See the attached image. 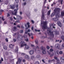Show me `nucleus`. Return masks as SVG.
Listing matches in <instances>:
<instances>
[{
    "mask_svg": "<svg viewBox=\"0 0 64 64\" xmlns=\"http://www.w3.org/2000/svg\"><path fill=\"white\" fill-rule=\"evenodd\" d=\"M35 64H39V62H35Z\"/></svg>",
    "mask_w": 64,
    "mask_h": 64,
    "instance_id": "58836bf2",
    "label": "nucleus"
},
{
    "mask_svg": "<svg viewBox=\"0 0 64 64\" xmlns=\"http://www.w3.org/2000/svg\"><path fill=\"white\" fill-rule=\"evenodd\" d=\"M58 25L60 26V27H62V24L61 23L60 21H58L57 22Z\"/></svg>",
    "mask_w": 64,
    "mask_h": 64,
    "instance_id": "ddd939ff",
    "label": "nucleus"
},
{
    "mask_svg": "<svg viewBox=\"0 0 64 64\" xmlns=\"http://www.w3.org/2000/svg\"><path fill=\"white\" fill-rule=\"evenodd\" d=\"M4 50H7V46H4Z\"/></svg>",
    "mask_w": 64,
    "mask_h": 64,
    "instance_id": "b1692460",
    "label": "nucleus"
},
{
    "mask_svg": "<svg viewBox=\"0 0 64 64\" xmlns=\"http://www.w3.org/2000/svg\"><path fill=\"white\" fill-rule=\"evenodd\" d=\"M14 61V59H12V60H10V62H12L13 61Z\"/></svg>",
    "mask_w": 64,
    "mask_h": 64,
    "instance_id": "49530a36",
    "label": "nucleus"
},
{
    "mask_svg": "<svg viewBox=\"0 0 64 64\" xmlns=\"http://www.w3.org/2000/svg\"><path fill=\"white\" fill-rule=\"evenodd\" d=\"M45 38V37L44 36H43L42 37V39H43Z\"/></svg>",
    "mask_w": 64,
    "mask_h": 64,
    "instance_id": "37998d69",
    "label": "nucleus"
},
{
    "mask_svg": "<svg viewBox=\"0 0 64 64\" xmlns=\"http://www.w3.org/2000/svg\"><path fill=\"white\" fill-rule=\"evenodd\" d=\"M8 1L7 0L5 1L4 2V4H6V5H8Z\"/></svg>",
    "mask_w": 64,
    "mask_h": 64,
    "instance_id": "4be33fe9",
    "label": "nucleus"
},
{
    "mask_svg": "<svg viewBox=\"0 0 64 64\" xmlns=\"http://www.w3.org/2000/svg\"><path fill=\"white\" fill-rule=\"evenodd\" d=\"M31 46L32 47H34V45L33 44H31Z\"/></svg>",
    "mask_w": 64,
    "mask_h": 64,
    "instance_id": "052dcab7",
    "label": "nucleus"
},
{
    "mask_svg": "<svg viewBox=\"0 0 64 64\" xmlns=\"http://www.w3.org/2000/svg\"><path fill=\"white\" fill-rule=\"evenodd\" d=\"M10 16V14H7V17H9Z\"/></svg>",
    "mask_w": 64,
    "mask_h": 64,
    "instance_id": "bf43d9fd",
    "label": "nucleus"
},
{
    "mask_svg": "<svg viewBox=\"0 0 64 64\" xmlns=\"http://www.w3.org/2000/svg\"><path fill=\"white\" fill-rule=\"evenodd\" d=\"M25 59H28V61H30L31 60L30 59V58L29 57V56L28 55H26L25 56Z\"/></svg>",
    "mask_w": 64,
    "mask_h": 64,
    "instance_id": "f8f14e48",
    "label": "nucleus"
},
{
    "mask_svg": "<svg viewBox=\"0 0 64 64\" xmlns=\"http://www.w3.org/2000/svg\"><path fill=\"white\" fill-rule=\"evenodd\" d=\"M26 46V49H28L30 48V47L28 46L27 45V44L26 46Z\"/></svg>",
    "mask_w": 64,
    "mask_h": 64,
    "instance_id": "393cba45",
    "label": "nucleus"
},
{
    "mask_svg": "<svg viewBox=\"0 0 64 64\" xmlns=\"http://www.w3.org/2000/svg\"><path fill=\"white\" fill-rule=\"evenodd\" d=\"M57 63H60V61L59 60H57Z\"/></svg>",
    "mask_w": 64,
    "mask_h": 64,
    "instance_id": "8fccbe9b",
    "label": "nucleus"
},
{
    "mask_svg": "<svg viewBox=\"0 0 64 64\" xmlns=\"http://www.w3.org/2000/svg\"><path fill=\"white\" fill-rule=\"evenodd\" d=\"M17 50H16V53H18V47H17V48H16Z\"/></svg>",
    "mask_w": 64,
    "mask_h": 64,
    "instance_id": "a18cd8bd",
    "label": "nucleus"
},
{
    "mask_svg": "<svg viewBox=\"0 0 64 64\" xmlns=\"http://www.w3.org/2000/svg\"><path fill=\"white\" fill-rule=\"evenodd\" d=\"M9 19L10 20H12H12H13V18H12L11 17H9Z\"/></svg>",
    "mask_w": 64,
    "mask_h": 64,
    "instance_id": "e433bc0d",
    "label": "nucleus"
},
{
    "mask_svg": "<svg viewBox=\"0 0 64 64\" xmlns=\"http://www.w3.org/2000/svg\"><path fill=\"white\" fill-rule=\"evenodd\" d=\"M21 44V45L20 46V47H24V46H26V44H25V42H21L20 43Z\"/></svg>",
    "mask_w": 64,
    "mask_h": 64,
    "instance_id": "423d86ee",
    "label": "nucleus"
},
{
    "mask_svg": "<svg viewBox=\"0 0 64 64\" xmlns=\"http://www.w3.org/2000/svg\"><path fill=\"white\" fill-rule=\"evenodd\" d=\"M40 56L39 55H37L36 57V59H40Z\"/></svg>",
    "mask_w": 64,
    "mask_h": 64,
    "instance_id": "a211bd4d",
    "label": "nucleus"
},
{
    "mask_svg": "<svg viewBox=\"0 0 64 64\" xmlns=\"http://www.w3.org/2000/svg\"><path fill=\"white\" fill-rule=\"evenodd\" d=\"M60 59L61 62L63 63L64 62V57H60Z\"/></svg>",
    "mask_w": 64,
    "mask_h": 64,
    "instance_id": "f3484780",
    "label": "nucleus"
},
{
    "mask_svg": "<svg viewBox=\"0 0 64 64\" xmlns=\"http://www.w3.org/2000/svg\"><path fill=\"white\" fill-rule=\"evenodd\" d=\"M27 25L28 26V25H29V24H30L29 23V22H28L27 23Z\"/></svg>",
    "mask_w": 64,
    "mask_h": 64,
    "instance_id": "338daca9",
    "label": "nucleus"
},
{
    "mask_svg": "<svg viewBox=\"0 0 64 64\" xmlns=\"http://www.w3.org/2000/svg\"><path fill=\"white\" fill-rule=\"evenodd\" d=\"M50 12H51V10H50L48 12L47 14L48 15H49L50 14Z\"/></svg>",
    "mask_w": 64,
    "mask_h": 64,
    "instance_id": "7c9ffc66",
    "label": "nucleus"
},
{
    "mask_svg": "<svg viewBox=\"0 0 64 64\" xmlns=\"http://www.w3.org/2000/svg\"><path fill=\"white\" fill-rule=\"evenodd\" d=\"M52 20H54V21H58V19L56 18H53Z\"/></svg>",
    "mask_w": 64,
    "mask_h": 64,
    "instance_id": "dca6fc26",
    "label": "nucleus"
},
{
    "mask_svg": "<svg viewBox=\"0 0 64 64\" xmlns=\"http://www.w3.org/2000/svg\"><path fill=\"white\" fill-rule=\"evenodd\" d=\"M21 37V35H19L18 36V38H20Z\"/></svg>",
    "mask_w": 64,
    "mask_h": 64,
    "instance_id": "5fc2aeb1",
    "label": "nucleus"
},
{
    "mask_svg": "<svg viewBox=\"0 0 64 64\" xmlns=\"http://www.w3.org/2000/svg\"><path fill=\"white\" fill-rule=\"evenodd\" d=\"M56 17L57 18H59V14H56Z\"/></svg>",
    "mask_w": 64,
    "mask_h": 64,
    "instance_id": "412c9836",
    "label": "nucleus"
},
{
    "mask_svg": "<svg viewBox=\"0 0 64 64\" xmlns=\"http://www.w3.org/2000/svg\"><path fill=\"white\" fill-rule=\"evenodd\" d=\"M47 33L48 35H50V38H54V34H53V32H52L50 31V30L49 28H47Z\"/></svg>",
    "mask_w": 64,
    "mask_h": 64,
    "instance_id": "f257e3e1",
    "label": "nucleus"
},
{
    "mask_svg": "<svg viewBox=\"0 0 64 64\" xmlns=\"http://www.w3.org/2000/svg\"><path fill=\"white\" fill-rule=\"evenodd\" d=\"M17 26L18 27V28H20V26L18 25H17Z\"/></svg>",
    "mask_w": 64,
    "mask_h": 64,
    "instance_id": "4d7b16f0",
    "label": "nucleus"
},
{
    "mask_svg": "<svg viewBox=\"0 0 64 64\" xmlns=\"http://www.w3.org/2000/svg\"><path fill=\"white\" fill-rule=\"evenodd\" d=\"M46 49L48 50H49V49H50V47H49V46H46Z\"/></svg>",
    "mask_w": 64,
    "mask_h": 64,
    "instance_id": "f704fd0d",
    "label": "nucleus"
},
{
    "mask_svg": "<svg viewBox=\"0 0 64 64\" xmlns=\"http://www.w3.org/2000/svg\"><path fill=\"white\" fill-rule=\"evenodd\" d=\"M6 42H8V38H6Z\"/></svg>",
    "mask_w": 64,
    "mask_h": 64,
    "instance_id": "de8ad7c7",
    "label": "nucleus"
},
{
    "mask_svg": "<svg viewBox=\"0 0 64 64\" xmlns=\"http://www.w3.org/2000/svg\"><path fill=\"white\" fill-rule=\"evenodd\" d=\"M35 56H32L31 57V59H32V60H34L35 59Z\"/></svg>",
    "mask_w": 64,
    "mask_h": 64,
    "instance_id": "aec40b11",
    "label": "nucleus"
},
{
    "mask_svg": "<svg viewBox=\"0 0 64 64\" xmlns=\"http://www.w3.org/2000/svg\"><path fill=\"white\" fill-rule=\"evenodd\" d=\"M6 55H8V52H6Z\"/></svg>",
    "mask_w": 64,
    "mask_h": 64,
    "instance_id": "603ef678",
    "label": "nucleus"
},
{
    "mask_svg": "<svg viewBox=\"0 0 64 64\" xmlns=\"http://www.w3.org/2000/svg\"><path fill=\"white\" fill-rule=\"evenodd\" d=\"M64 15V11L61 12V16H63Z\"/></svg>",
    "mask_w": 64,
    "mask_h": 64,
    "instance_id": "cd10ccee",
    "label": "nucleus"
},
{
    "mask_svg": "<svg viewBox=\"0 0 64 64\" xmlns=\"http://www.w3.org/2000/svg\"><path fill=\"white\" fill-rule=\"evenodd\" d=\"M55 61V60H48V62L49 63H50L51 61Z\"/></svg>",
    "mask_w": 64,
    "mask_h": 64,
    "instance_id": "2f4dec72",
    "label": "nucleus"
},
{
    "mask_svg": "<svg viewBox=\"0 0 64 64\" xmlns=\"http://www.w3.org/2000/svg\"><path fill=\"white\" fill-rule=\"evenodd\" d=\"M63 1V0H58V2H60L61 4V5H62V2Z\"/></svg>",
    "mask_w": 64,
    "mask_h": 64,
    "instance_id": "c756f323",
    "label": "nucleus"
},
{
    "mask_svg": "<svg viewBox=\"0 0 64 64\" xmlns=\"http://www.w3.org/2000/svg\"><path fill=\"white\" fill-rule=\"evenodd\" d=\"M64 38V37L63 36H61V38H62V39H63Z\"/></svg>",
    "mask_w": 64,
    "mask_h": 64,
    "instance_id": "13d9d810",
    "label": "nucleus"
},
{
    "mask_svg": "<svg viewBox=\"0 0 64 64\" xmlns=\"http://www.w3.org/2000/svg\"><path fill=\"white\" fill-rule=\"evenodd\" d=\"M50 52H49L48 50L47 51V52L48 53L49 55H50L51 54V52H52L53 51V50L52 49V48H50Z\"/></svg>",
    "mask_w": 64,
    "mask_h": 64,
    "instance_id": "6e6552de",
    "label": "nucleus"
},
{
    "mask_svg": "<svg viewBox=\"0 0 64 64\" xmlns=\"http://www.w3.org/2000/svg\"><path fill=\"white\" fill-rule=\"evenodd\" d=\"M54 58L55 59H56V60H57V59H58V58H57V57L56 56H54Z\"/></svg>",
    "mask_w": 64,
    "mask_h": 64,
    "instance_id": "79ce46f5",
    "label": "nucleus"
},
{
    "mask_svg": "<svg viewBox=\"0 0 64 64\" xmlns=\"http://www.w3.org/2000/svg\"><path fill=\"white\" fill-rule=\"evenodd\" d=\"M31 29L32 30H34V27H33V26H32L31 28Z\"/></svg>",
    "mask_w": 64,
    "mask_h": 64,
    "instance_id": "3c124183",
    "label": "nucleus"
},
{
    "mask_svg": "<svg viewBox=\"0 0 64 64\" xmlns=\"http://www.w3.org/2000/svg\"><path fill=\"white\" fill-rule=\"evenodd\" d=\"M2 21H4L5 20V19L4 18V17L3 16H2Z\"/></svg>",
    "mask_w": 64,
    "mask_h": 64,
    "instance_id": "72a5a7b5",
    "label": "nucleus"
},
{
    "mask_svg": "<svg viewBox=\"0 0 64 64\" xmlns=\"http://www.w3.org/2000/svg\"><path fill=\"white\" fill-rule=\"evenodd\" d=\"M47 22H44L42 23L41 22V25L43 24L42 26V29L44 30H45V29H46L47 28Z\"/></svg>",
    "mask_w": 64,
    "mask_h": 64,
    "instance_id": "f03ea898",
    "label": "nucleus"
},
{
    "mask_svg": "<svg viewBox=\"0 0 64 64\" xmlns=\"http://www.w3.org/2000/svg\"><path fill=\"white\" fill-rule=\"evenodd\" d=\"M25 41H26V42H28V41H29V40H28V39H26V40H25Z\"/></svg>",
    "mask_w": 64,
    "mask_h": 64,
    "instance_id": "a19ab883",
    "label": "nucleus"
},
{
    "mask_svg": "<svg viewBox=\"0 0 64 64\" xmlns=\"http://www.w3.org/2000/svg\"><path fill=\"white\" fill-rule=\"evenodd\" d=\"M14 11L15 12L14 13V12H12V14L13 15H16V10L14 9Z\"/></svg>",
    "mask_w": 64,
    "mask_h": 64,
    "instance_id": "2eb2a0df",
    "label": "nucleus"
},
{
    "mask_svg": "<svg viewBox=\"0 0 64 64\" xmlns=\"http://www.w3.org/2000/svg\"><path fill=\"white\" fill-rule=\"evenodd\" d=\"M36 48L37 49H39V46H36Z\"/></svg>",
    "mask_w": 64,
    "mask_h": 64,
    "instance_id": "6e6d98bb",
    "label": "nucleus"
},
{
    "mask_svg": "<svg viewBox=\"0 0 64 64\" xmlns=\"http://www.w3.org/2000/svg\"><path fill=\"white\" fill-rule=\"evenodd\" d=\"M62 48H64V44H63L62 46Z\"/></svg>",
    "mask_w": 64,
    "mask_h": 64,
    "instance_id": "ea45409f",
    "label": "nucleus"
},
{
    "mask_svg": "<svg viewBox=\"0 0 64 64\" xmlns=\"http://www.w3.org/2000/svg\"><path fill=\"white\" fill-rule=\"evenodd\" d=\"M20 33H23V30H20Z\"/></svg>",
    "mask_w": 64,
    "mask_h": 64,
    "instance_id": "4c0bfd02",
    "label": "nucleus"
},
{
    "mask_svg": "<svg viewBox=\"0 0 64 64\" xmlns=\"http://www.w3.org/2000/svg\"><path fill=\"white\" fill-rule=\"evenodd\" d=\"M35 42L36 44H37L38 43V40H35Z\"/></svg>",
    "mask_w": 64,
    "mask_h": 64,
    "instance_id": "473e14b6",
    "label": "nucleus"
},
{
    "mask_svg": "<svg viewBox=\"0 0 64 64\" xmlns=\"http://www.w3.org/2000/svg\"><path fill=\"white\" fill-rule=\"evenodd\" d=\"M13 41H14V42H15L16 41V40L15 39H14L13 40Z\"/></svg>",
    "mask_w": 64,
    "mask_h": 64,
    "instance_id": "0e129e2a",
    "label": "nucleus"
},
{
    "mask_svg": "<svg viewBox=\"0 0 64 64\" xmlns=\"http://www.w3.org/2000/svg\"><path fill=\"white\" fill-rule=\"evenodd\" d=\"M30 54L31 55H32L34 54V51L32 50H30L29 52Z\"/></svg>",
    "mask_w": 64,
    "mask_h": 64,
    "instance_id": "9b49d317",
    "label": "nucleus"
},
{
    "mask_svg": "<svg viewBox=\"0 0 64 64\" xmlns=\"http://www.w3.org/2000/svg\"><path fill=\"white\" fill-rule=\"evenodd\" d=\"M41 49L42 50V52L43 54H45L46 53V52L45 51V50H46V48L45 47L43 46H41Z\"/></svg>",
    "mask_w": 64,
    "mask_h": 64,
    "instance_id": "39448f33",
    "label": "nucleus"
},
{
    "mask_svg": "<svg viewBox=\"0 0 64 64\" xmlns=\"http://www.w3.org/2000/svg\"><path fill=\"white\" fill-rule=\"evenodd\" d=\"M42 18H43V19H44V12H42Z\"/></svg>",
    "mask_w": 64,
    "mask_h": 64,
    "instance_id": "c85d7f7f",
    "label": "nucleus"
},
{
    "mask_svg": "<svg viewBox=\"0 0 64 64\" xmlns=\"http://www.w3.org/2000/svg\"><path fill=\"white\" fill-rule=\"evenodd\" d=\"M21 62V59H20V58H18V61L16 62V64H18V63H19Z\"/></svg>",
    "mask_w": 64,
    "mask_h": 64,
    "instance_id": "4468645a",
    "label": "nucleus"
},
{
    "mask_svg": "<svg viewBox=\"0 0 64 64\" xmlns=\"http://www.w3.org/2000/svg\"><path fill=\"white\" fill-rule=\"evenodd\" d=\"M59 53L61 55L63 54V52L62 51H60L59 52Z\"/></svg>",
    "mask_w": 64,
    "mask_h": 64,
    "instance_id": "c9c22d12",
    "label": "nucleus"
},
{
    "mask_svg": "<svg viewBox=\"0 0 64 64\" xmlns=\"http://www.w3.org/2000/svg\"><path fill=\"white\" fill-rule=\"evenodd\" d=\"M31 22L33 24H34V22L32 20H31Z\"/></svg>",
    "mask_w": 64,
    "mask_h": 64,
    "instance_id": "09e8293b",
    "label": "nucleus"
},
{
    "mask_svg": "<svg viewBox=\"0 0 64 64\" xmlns=\"http://www.w3.org/2000/svg\"><path fill=\"white\" fill-rule=\"evenodd\" d=\"M42 61L44 62V63H45V61H44V60H42Z\"/></svg>",
    "mask_w": 64,
    "mask_h": 64,
    "instance_id": "69168bd1",
    "label": "nucleus"
},
{
    "mask_svg": "<svg viewBox=\"0 0 64 64\" xmlns=\"http://www.w3.org/2000/svg\"><path fill=\"white\" fill-rule=\"evenodd\" d=\"M55 47H56V48H58V49H59L60 48V45L59 44H56L55 46Z\"/></svg>",
    "mask_w": 64,
    "mask_h": 64,
    "instance_id": "1a4fd4ad",
    "label": "nucleus"
},
{
    "mask_svg": "<svg viewBox=\"0 0 64 64\" xmlns=\"http://www.w3.org/2000/svg\"><path fill=\"white\" fill-rule=\"evenodd\" d=\"M53 24H53V23L51 24L50 25V28H47V30L48 28H49L50 30V29H53V28H54V29H55V27L53 26Z\"/></svg>",
    "mask_w": 64,
    "mask_h": 64,
    "instance_id": "0eeeda50",
    "label": "nucleus"
},
{
    "mask_svg": "<svg viewBox=\"0 0 64 64\" xmlns=\"http://www.w3.org/2000/svg\"><path fill=\"white\" fill-rule=\"evenodd\" d=\"M20 14L21 15L22 14V12H20Z\"/></svg>",
    "mask_w": 64,
    "mask_h": 64,
    "instance_id": "e2e57ef3",
    "label": "nucleus"
},
{
    "mask_svg": "<svg viewBox=\"0 0 64 64\" xmlns=\"http://www.w3.org/2000/svg\"><path fill=\"white\" fill-rule=\"evenodd\" d=\"M27 31L28 32H30V29H29Z\"/></svg>",
    "mask_w": 64,
    "mask_h": 64,
    "instance_id": "680f3d73",
    "label": "nucleus"
},
{
    "mask_svg": "<svg viewBox=\"0 0 64 64\" xmlns=\"http://www.w3.org/2000/svg\"><path fill=\"white\" fill-rule=\"evenodd\" d=\"M16 36V33H15L13 34V36Z\"/></svg>",
    "mask_w": 64,
    "mask_h": 64,
    "instance_id": "864d4df0",
    "label": "nucleus"
},
{
    "mask_svg": "<svg viewBox=\"0 0 64 64\" xmlns=\"http://www.w3.org/2000/svg\"><path fill=\"white\" fill-rule=\"evenodd\" d=\"M55 53L56 54V55H58V54H59V53H59V51L58 50L55 51Z\"/></svg>",
    "mask_w": 64,
    "mask_h": 64,
    "instance_id": "bb28decb",
    "label": "nucleus"
},
{
    "mask_svg": "<svg viewBox=\"0 0 64 64\" xmlns=\"http://www.w3.org/2000/svg\"><path fill=\"white\" fill-rule=\"evenodd\" d=\"M23 4L24 5H26V3L24 2Z\"/></svg>",
    "mask_w": 64,
    "mask_h": 64,
    "instance_id": "774afa93",
    "label": "nucleus"
},
{
    "mask_svg": "<svg viewBox=\"0 0 64 64\" xmlns=\"http://www.w3.org/2000/svg\"><path fill=\"white\" fill-rule=\"evenodd\" d=\"M22 18L21 16H16V23H20V20H21V19H22Z\"/></svg>",
    "mask_w": 64,
    "mask_h": 64,
    "instance_id": "20e7f679",
    "label": "nucleus"
},
{
    "mask_svg": "<svg viewBox=\"0 0 64 64\" xmlns=\"http://www.w3.org/2000/svg\"><path fill=\"white\" fill-rule=\"evenodd\" d=\"M12 30L14 31H15L16 30V26L12 28Z\"/></svg>",
    "mask_w": 64,
    "mask_h": 64,
    "instance_id": "6ab92c4d",
    "label": "nucleus"
},
{
    "mask_svg": "<svg viewBox=\"0 0 64 64\" xmlns=\"http://www.w3.org/2000/svg\"><path fill=\"white\" fill-rule=\"evenodd\" d=\"M10 8L11 9H14V8H15V5H12V6H11Z\"/></svg>",
    "mask_w": 64,
    "mask_h": 64,
    "instance_id": "5701e85b",
    "label": "nucleus"
},
{
    "mask_svg": "<svg viewBox=\"0 0 64 64\" xmlns=\"http://www.w3.org/2000/svg\"><path fill=\"white\" fill-rule=\"evenodd\" d=\"M14 46V45H13L12 44H10L9 45V47L10 48V49H12V48H13Z\"/></svg>",
    "mask_w": 64,
    "mask_h": 64,
    "instance_id": "9d476101",
    "label": "nucleus"
},
{
    "mask_svg": "<svg viewBox=\"0 0 64 64\" xmlns=\"http://www.w3.org/2000/svg\"><path fill=\"white\" fill-rule=\"evenodd\" d=\"M54 33L56 35H57L59 34V32H57L56 30L54 31Z\"/></svg>",
    "mask_w": 64,
    "mask_h": 64,
    "instance_id": "a878e982",
    "label": "nucleus"
},
{
    "mask_svg": "<svg viewBox=\"0 0 64 64\" xmlns=\"http://www.w3.org/2000/svg\"><path fill=\"white\" fill-rule=\"evenodd\" d=\"M60 11V9L59 8H56L54 10V12H55L51 14V16L53 17L54 16V15H55V12H59Z\"/></svg>",
    "mask_w": 64,
    "mask_h": 64,
    "instance_id": "7ed1b4c3",
    "label": "nucleus"
},
{
    "mask_svg": "<svg viewBox=\"0 0 64 64\" xmlns=\"http://www.w3.org/2000/svg\"><path fill=\"white\" fill-rule=\"evenodd\" d=\"M4 24H7V21H5L4 22Z\"/></svg>",
    "mask_w": 64,
    "mask_h": 64,
    "instance_id": "c03bdc74",
    "label": "nucleus"
}]
</instances>
